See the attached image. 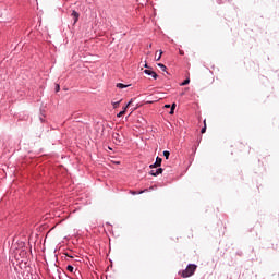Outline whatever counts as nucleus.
Listing matches in <instances>:
<instances>
[{
  "label": "nucleus",
  "instance_id": "obj_1",
  "mask_svg": "<svg viewBox=\"0 0 279 279\" xmlns=\"http://www.w3.org/2000/svg\"><path fill=\"white\" fill-rule=\"evenodd\" d=\"M196 270H197V265L189 264L185 270L179 274H181V278H191V276H193V274H195Z\"/></svg>",
  "mask_w": 279,
  "mask_h": 279
},
{
  "label": "nucleus",
  "instance_id": "obj_2",
  "mask_svg": "<svg viewBox=\"0 0 279 279\" xmlns=\"http://www.w3.org/2000/svg\"><path fill=\"white\" fill-rule=\"evenodd\" d=\"M235 149L239 154H250L251 147L247 144L240 142L235 144Z\"/></svg>",
  "mask_w": 279,
  "mask_h": 279
},
{
  "label": "nucleus",
  "instance_id": "obj_3",
  "mask_svg": "<svg viewBox=\"0 0 279 279\" xmlns=\"http://www.w3.org/2000/svg\"><path fill=\"white\" fill-rule=\"evenodd\" d=\"M112 138L116 145H119V143L123 141V135H121L120 133H113Z\"/></svg>",
  "mask_w": 279,
  "mask_h": 279
},
{
  "label": "nucleus",
  "instance_id": "obj_4",
  "mask_svg": "<svg viewBox=\"0 0 279 279\" xmlns=\"http://www.w3.org/2000/svg\"><path fill=\"white\" fill-rule=\"evenodd\" d=\"M162 165V158L157 157L155 163L150 165V169H158Z\"/></svg>",
  "mask_w": 279,
  "mask_h": 279
},
{
  "label": "nucleus",
  "instance_id": "obj_5",
  "mask_svg": "<svg viewBox=\"0 0 279 279\" xmlns=\"http://www.w3.org/2000/svg\"><path fill=\"white\" fill-rule=\"evenodd\" d=\"M144 73L146 75H151V77H154V80H158V74L151 70H144Z\"/></svg>",
  "mask_w": 279,
  "mask_h": 279
},
{
  "label": "nucleus",
  "instance_id": "obj_6",
  "mask_svg": "<svg viewBox=\"0 0 279 279\" xmlns=\"http://www.w3.org/2000/svg\"><path fill=\"white\" fill-rule=\"evenodd\" d=\"M71 16L74 19V25H75V23L80 21V13H77L76 11H72Z\"/></svg>",
  "mask_w": 279,
  "mask_h": 279
},
{
  "label": "nucleus",
  "instance_id": "obj_7",
  "mask_svg": "<svg viewBox=\"0 0 279 279\" xmlns=\"http://www.w3.org/2000/svg\"><path fill=\"white\" fill-rule=\"evenodd\" d=\"M160 173H162V168H158L156 170L150 171V175H154V177L160 175Z\"/></svg>",
  "mask_w": 279,
  "mask_h": 279
},
{
  "label": "nucleus",
  "instance_id": "obj_8",
  "mask_svg": "<svg viewBox=\"0 0 279 279\" xmlns=\"http://www.w3.org/2000/svg\"><path fill=\"white\" fill-rule=\"evenodd\" d=\"M116 86H117V88H128V86H130V85H125L123 83H118Z\"/></svg>",
  "mask_w": 279,
  "mask_h": 279
},
{
  "label": "nucleus",
  "instance_id": "obj_9",
  "mask_svg": "<svg viewBox=\"0 0 279 279\" xmlns=\"http://www.w3.org/2000/svg\"><path fill=\"white\" fill-rule=\"evenodd\" d=\"M162 58V50L159 51V56H155L156 62H158Z\"/></svg>",
  "mask_w": 279,
  "mask_h": 279
},
{
  "label": "nucleus",
  "instance_id": "obj_10",
  "mask_svg": "<svg viewBox=\"0 0 279 279\" xmlns=\"http://www.w3.org/2000/svg\"><path fill=\"white\" fill-rule=\"evenodd\" d=\"M163 156H165L166 160H169V156H171V153H169L168 150H165Z\"/></svg>",
  "mask_w": 279,
  "mask_h": 279
},
{
  "label": "nucleus",
  "instance_id": "obj_11",
  "mask_svg": "<svg viewBox=\"0 0 279 279\" xmlns=\"http://www.w3.org/2000/svg\"><path fill=\"white\" fill-rule=\"evenodd\" d=\"M187 84H191L190 78H186L183 83H181V86H186Z\"/></svg>",
  "mask_w": 279,
  "mask_h": 279
},
{
  "label": "nucleus",
  "instance_id": "obj_12",
  "mask_svg": "<svg viewBox=\"0 0 279 279\" xmlns=\"http://www.w3.org/2000/svg\"><path fill=\"white\" fill-rule=\"evenodd\" d=\"M201 134H206V120H204V128L201 130Z\"/></svg>",
  "mask_w": 279,
  "mask_h": 279
},
{
  "label": "nucleus",
  "instance_id": "obj_13",
  "mask_svg": "<svg viewBox=\"0 0 279 279\" xmlns=\"http://www.w3.org/2000/svg\"><path fill=\"white\" fill-rule=\"evenodd\" d=\"M66 269L70 271V274H73V271H74V267L73 266H71V265H69L68 267H66Z\"/></svg>",
  "mask_w": 279,
  "mask_h": 279
},
{
  "label": "nucleus",
  "instance_id": "obj_14",
  "mask_svg": "<svg viewBox=\"0 0 279 279\" xmlns=\"http://www.w3.org/2000/svg\"><path fill=\"white\" fill-rule=\"evenodd\" d=\"M158 66L161 68L162 71H167V66L162 63H158Z\"/></svg>",
  "mask_w": 279,
  "mask_h": 279
},
{
  "label": "nucleus",
  "instance_id": "obj_15",
  "mask_svg": "<svg viewBox=\"0 0 279 279\" xmlns=\"http://www.w3.org/2000/svg\"><path fill=\"white\" fill-rule=\"evenodd\" d=\"M119 104H121V101L112 102L113 108H114V109L119 108Z\"/></svg>",
  "mask_w": 279,
  "mask_h": 279
},
{
  "label": "nucleus",
  "instance_id": "obj_16",
  "mask_svg": "<svg viewBox=\"0 0 279 279\" xmlns=\"http://www.w3.org/2000/svg\"><path fill=\"white\" fill-rule=\"evenodd\" d=\"M123 114H125V111H120V112L117 114V117H118V118H121V117H123Z\"/></svg>",
  "mask_w": 279,
  "mask_h": 279
},
{
  "label": "nucleus",
  "instance_id": "obj_17",
  "mask_svg": "<svg viewBox=\"0 0 279 279\" xmlns=\"http://www.w3.org/2000/svg\"><path fill=\"white\" fill-rule=\"evenodd\" d=\"M56 93H60V85H58V84L56 86Z\"/></svg>",
  "mask_w": 279,
  "mask_h": 279
},
{
  "label": "nucleus",
  "instance_id": "obj_18",
  "mask_svg": "<svg viewBox=\"0 0 279 279\" xmlns=\"http://www.w3.org/2000/svg\"><path fill=\"white\" fill-rule=\"evenodd\" d=\"M175 106H177L175 102H173V104L171 105V109H172V110H175Z\"/></svg>",
  "mask_w": 279,
  "mask_h": 279
},
{
  "label": "nucleus",
  "instance_id": "obj_19",
  "mask_svg": "<svg viewBox=\"0 0 279 279\" xmlns=\"http://www.w3.org/2000/svg\"><path fill=\"white\" fill-rule=\"evenodd\" d=\"M130 106H132V99L128 102L126 108H130Z\"/></svg>",
  "mask_w": 279,
  "mask_h": 279
},
{
  "label": "nucleus",
  "instance_id": "obj_20",
  "mask_svg": "<svg viewBox=\"0 0 279 279\" xmlns=\"http://www.w3.org/2000/svg\"><path fill=\"white\" fill-rule=\"evenodd\" d=\"M128 108H129V107L125 106L122 111H123L124 113L128 112Z\"/></svg>",
  "mask_w": 279,
  "mask_h": 279
},
{
  "label": "nucleus",
  "instance_id": "obj_21",
  "mask_svg": "<svg viewBox=\"0 0 279 279\" xmlns=\"http://www.w3.org/2000/svg\"><path fill=\"white\" fill-rule=\"evenodd\" d=\"M174 112H175V109H172V108H171L170 114H174Z\"/></svg>",
  "mask_w": 279,
  "mask_h": 279
},
{
  "label": "nucleus",
  "instance_id": "obj_22",
  "mask_svg": "<svg viewBox=\"0 0 279 279\" xmlns=\"http://www.w3.org/2000/svg\"><path fill=\"white\" fill-rule=\"evenodd\" d=\"M165 108H171V105H165Z\"/></svg>",
  "mask_w": 279,
  "mask_h": 279
},
{
  "label": "nucleus",
  "instance_id": "obj_23",
  "mask_svg": "<svg viewBox=\"0 0 279 279\" xmlns=\"http://www.w3.org/2000/svg\"><path fill=\"white\" fill-rule=\"evenodd\" d=\"M145 69H149V65L145 64Z\"/></svg>",
  "mask_w": 279,
  "mask_h": 279
},
{
  "label": "nucleus",
  "instance_id": "obj_24",
  "mask_svg": "<svg viewBox=\"0 0 279 279\" xmlns=\"http://www.w3.org/2000/svg\"><path fill=\"white\" fill-rule=\"evenodd\" d=\"M180 54H181V56H184V52L180 51Z\"/></svg>",
  "mask_w": 279,
  "mask_h": 279
},
{
  "label": "nucleus",
  "instance_id": "obj_25",
  "mask_svg": "<svg viewBox=\"0 0 279 279\" xmlns=\"http://www.w3.org/2000/svg\"><path fill=\"white\" fill-rule=\"evenodd\" d=\"M140 193H145L144 191L140 192Z\"/></svg>",
  "mask_w": 279,
  "mask_h": 279
}]
</instances>
